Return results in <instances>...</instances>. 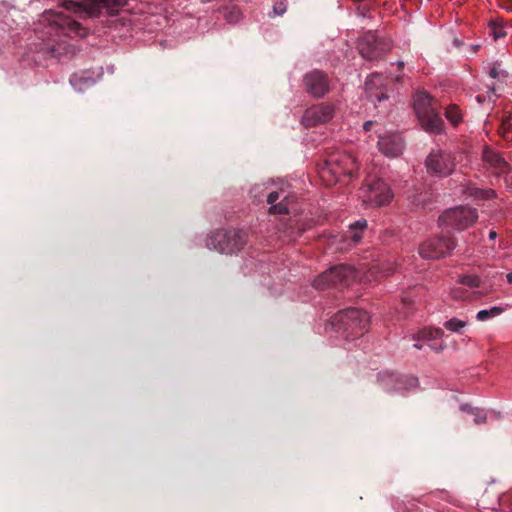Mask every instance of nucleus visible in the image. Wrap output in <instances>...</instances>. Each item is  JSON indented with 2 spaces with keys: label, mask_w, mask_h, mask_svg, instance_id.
Returning a JSON list of instances; mask_svg holds the SVG:
<instances>
[{
  "label": "nucleus",
  "mask_w": 512,
  "mask_h": 512,
  "mask_svg": "<svg viewBox=\"0 0 512 512\" xmlns=\"http://www.w3.org/2000/svg\"><path fill=\"white\" fill-rule=\"evenodd\" d=\"M40 25L47 31L36 30L38 38L42 40L40 50L45 56L56 58L61 55L62 44L56 43L53 35H68L84 37L87 30L75 19L62 12L46 11L40 19Z\"/></svg>",
  "instance_id": "1"
},
{
  "label": "nucleus",
  "mask_w": 512,
  "mask_h": 512,
  "mask_svg": "<svg viewBox=\"0 0 512 512\" xmlns=\"http://www.w3.org/2000/svg\"><path fill=\"white\" fill-rule=\"evenodd\" d=\"M357 169L356 160L352 155L338 151L330 154L320 164L319 173L321 178L329 184L333 181L345 183V179H351Z\"/></svg>",
  "instance_id": "2"
},
{
  "label": "nucleus",
  "mask_w": 512,
  "mask_h": 512,
  "mask_svg": "<svg viewBox=\"0 0 512 512\" xmlns=\"http://www.w3.org/2000/svg\"><path fill=\"white\" fill-rule=\"evenodd\" d=\"M331 325L346 338L363 336L369 327V316L366 311L350 308L337 312L331 319Z\"/></svg>",
  "instance_id": "3"
},
{
  "label": "nucleus",
  "mask_w": 512,
  "mask_h": 512,
  "mask_svg": "<svg viewBox=\"0 0 512 512\" xmlns=\"http://www.w3.org/2000/svg\"><path fill=\"white\" fill-rule=\"evenodd\" d=\"M414 109L425 131L436 134L443 131L444 121L440 116L438 103L427 92L416 93Z\"/></svg>",
  "instance_id": "4"
},
{
  "label": "nucleus",
  "mask_w": 512,
  "mask_h": 512,
  "mask_svg": "<svg viewBox=\"0 0 512 512\" xmlns=\"http://www.w3.org/2000/svg\"><path fill=\"white\" fill-rule=\"evenodd\" d=\"M127 0H84L82 3L66 1L64 8L79 18L98 17L105 10L110 16L118 14L125 7Z\"/></svg>",
  "instance_id": "5"
},
{
  "label": "nucleus",
  "mask_w": 512,
  "mask_h": 512,
  "mask_svg": "<svg viewBox=\"0 0 512 512\" xmlns=\"http://www.w3.org/2000/svg\"><path fill=\"white\" fill-rule=\"evenodd\" d=\"M247 243V233L242 230H217L206 240V246L220 253L232 254Z\"/></svg>",
  "instance_id": "6"
},
{
  "label": "nucleus",
  "mask_w": 512,
  "mask_h": 512,
  "mask_svg": "<svg viewBox=\"0 0 512 512\" xmlns=\"http://www.w3.org/2000/svg\"><path fill=\"white\" fill-rule=\"evenodd\" d=\"M478 219L476 209L471 207L459 206L446 210L439 217V226L443 230L454 229L462 231L472 226Z\"/></svg>",
  "instance_id": "7"
},
{
  "label": "nucleus",
  "mask_w": 512,
  "mask_h": 512,
  "mask_svg": "<svg viewBox=\"0 0 512 512\" xmlns=\"http://www.w3.org/2000/svg\"><path fill=\"white\" fill-rule=\"evenodd\" d=\"M456 247V239L446 233L423 241L418 248V253L423 259L437 260L448 256Z\"/></svg>",
  "instance_id": "8"
},
{
  "label": "nucleus",
  "mask_w": 512,
  "mask_h": 512,
  "mask_svg": "<svg viewBox=\"0 0 512 512\" xmlns=\"http://www.w3.org/2000/svg\"><path fill=\"white\" fill-rule=\"evenodd\" d=\"M357 277V271L348 264H339L320 274L313 282L316 289H326L330 286L349 285Z\"/></svg>",
  "instance_id": "9"
},
{
  "label": "nucleus",
  "mask_w": 512,
  "mask_h": 512,
  "mask_svg": "<svg viewBox=\"0 0 512 512\" xmlns=\"http://www.w3.org/2000/svg\"><path fill=\"white\" fill-rule=\"evenodd\" d=\"M390 40L380 37L374 31H367L358 42V49L363 58L378 60L391 50Z\"/></svg>",
  "instance_id": "10"
},
{
  "label": "nucleus",
  "mask_w": 512,
  "mask_h": 512,
  "mask_svg": "<svg viewBox=\"0 0 512 512\" xmlns=\"http://www.w3.org/2000/svg\"><path fill=\"white\" fill-rule=\"evenodd\" d=\"M363 202L371 206H382L390 202L392 194L388 185L381 179L366 180L361 188Z\"/></svg>",
  "instance_id": "11"
},
{
  "label": "nucleus",
  "mask_w": 512,
  "mask_h": 512,
  "mask_svg": "<svg viewBox=\"0 0 512 512\" xmlns=\"http://www.w3.org/2000/svg\"><path fill=\"white\" fill-rule=\"evenodd\" d=\"M455 166L451 153L443 150L432 151L426 158V167L430 174L445 177L451 174Z\"/></svg>",
  "instance_id": "12"
},
{
  "label": "nucleus",
  "mask_w": 512,
  "mask_h": 512,
  "mask_svg": "<svg viewBox=\"0 0 512 512\" xmlns=\"http://www.w3.org/2000/svg\"><path fill=\"white\" fill-rule=\"evenodd\" d=\"M334 116V107L327 103L314 105L304 112L302 123L305 127H313L330 121Z\"/></svg>",
  "instance_id": "13"
},
{
  "label": "nucleus",
  "mask_w": 512,
  "mask_h": 512,
  "mask_svg": "<svg viewBox=\"0 0 512 512\" xmlns=\"http://www.w3.org/2000/svg\"><path fill=\"white\" fill-rule=\"evenodd\" d=\"M386 80V77L378 73H373L366 79L365 91L367 97L373 103H381L388 99Z\"/></svg>",
  "instance_id": "14"
},
{
  "label": "nucleus",
  "mask_w": 512,
  "mask_h": 512,
  "mask_svg": "<svg viewBox=\"0 0 512 512\" xmlns=\"http://www.w3.org/2000/svg\"><path fill=\"white\" fill-rule=\"evenodd\" d=\"M304 85L309 94L318 98L323 97L329 89L326 75L319 70L307 73L304 77Z\"/></svg>",
  "instance_id": "15"
},
{
  "label": "nucleus",
  "mask_w": 512,
  "mask_h": 512,
  "mask_svg": "<svg viewBox=\"0 0 512 512\" xmlns=\"http://www.w3.org/2000/svg\"><path fill=\"white\" fill-rule=\"evenodd\" d=\"M378 147L384 155L395 158L402 154L404 141L399 134H389L379 138Z\"/></svg>",
  "instance_id": "16"
},
{
  "label": "nucleus",
  "mask_w": 512,
  "mask_h": 512,
  "mask_svg": "<svg viewBox=\"0 0 512 512\" xmlns=\"http://www.w3.org/2000/svg\"><path fill=\"white\" fill-rule=\"evenodd\" d=\"M482 159L483 162L497 176H501L503 173H505L509 166L508 163L500 154H498L489 147H485L483 149Z\"/></svg>",
  "instance_id": "17"
},
{
  "label": "nucleus",
  "mask_w": 512,
  "mask_h": 512,
  "mask_svg": "<svg viewBox=\"0 0 512 512\" xmlns=\"http://www.w3.org/2000/svg\"><path fill=\"white\" fill-rule=\"evenodd\" d=\"M485 294L478 290H470L465 286L453 287L450 296L456 301H474L482 298Z\"/></svg>",
  "instance_id": "18"
},
{
  "label": "nucleus",
  "mask_w": 512,
  "mask_h": 512,
  "mask_svg": "<svg viewBox=\"0 0 512 512\" xmlns=\"http://www.w3.org/2000/svg\"><path fill=\"white\" fill-rule=\"evenodd\" d=\"M280 198V193L278 191L269 192L266 195V201L268 204H271L269 212L272 214H288V198L285 196L279 203L275 204V202Z\"/></svg>",
  "instance_id": "19"
},
{
  "label": "nucleus",
  "mask_w": 512,
  "mask_h": 512,
  "mask_svg": "<svg viewBox=\"0 0 512 512\" xmlns=\"http://www.w3.org/2000/svg\"><path fill=\"white\" fill-rule=\"evenodd\" d=\"M444 335V331L441 328H423L412 336L415 341L420 340H433L441 338Z\"/></svg>",
  "instance_id": "20"
},
{
  "label": "nucleus",
  "mask_w": 512,
  "mask_h": 512,
  "mask_svg": "<svg viewBox=\"0 0 512 512\" xmlns=\"http://www.w3.org/2000/svg\"><path fill=\"white\" fill-rule=\"evenodd\" d=\"M367 227V221L365 219L358 220L350 225L349 237L354 244H357L362 239V232Z\"/></svg>",
  "instance_id": "21"
},
{
  "label": "nucleus",
  "mask_w": 512,
  "mask_h": 512,
  "mask_svg": "<svg viewBox=\"0 0 512 512\" xmlns=\"http://www.w3.org/2000/svg\"><path fill=\"white\" fill-rule=\"evenodd\" d=\"M458 283L469 288L470 290H474L475 288H479L481 286V279L479 276L474 274H462L458 277Z\"/></svg>",
  "instance_id": "22"
},
{
  "label": "nucleus",
  "mask_w": 512,
  "mask_h": 512,
  "mask_svg": "<svg viewBox=\"0 0 512 512\" xmlns=\"http://www.w3.org/2000/svg\"><path fill=\"white\" fill-rule=\"evenodd\" d=\"M489 29L490 35H492L495 40L504 37L507 34L505 24L502 19H492L489 22Z\"/></svg>",
  "instance_id": "23"
},
{
  "label": "nucleus",
  "mask_w": 512,
  "mask_h": 512,
  "mask_svg": "<svg viewBox=\"0 0 512 512\" xmlns=\"http://www.w3.org/2000/svg\"><path fill=\"white\" fill-rule=\"evenodd\" d=\"M499 133L503 139L512 141V119L510 116L502 118Z\"/></svg>",
  "instance_id": "24"
},
{
  "label": "nucleus",
  "mask_w": 512,
  "mask_h": 512,
  "mask_svg": "<svg viewBox=\"0 0 512 512\" xmlns=\"http://www.w3.org/2000/svg\"><path fill=\"white\" fill-rule=\"evenodd\" d=\"M466 191L470 196H473V197L479 198V199H489V198L494 197V195H495L494 190L481 189V188H478L475 186H468Z\"/></svg>",
  "instance_id": "25"
},
{
  "label": "nucleus",
  "mask_w": 512,
  "mask_h": 512,
  "mask_svg": "<svg viewBox=\"0 0 512 512\" xmlns=\"http://www.w3.org/2000/svg\"><path fill=\"white\" fill-rule=\"evenodd\" d=\"M445 116L455 126L462 121L461 111L456 105H449L445 110Z\"/></svg>",
  "instance_id": "26"
},
{
  "label": "nucleus",
  "mask_w": 512,
  "mask_h": 512,
  "mask_svg": "<svg viewBox=\"0 0 512 512\" xmlns=\"http://www.w3.org/2000/svg\"><path fill=\"white\" fill-rule=\"evenodd\" d=\"M503 311L504 309L502 307L494 306L490 309L480 310L477 313L476 318L478 321H486L492 317L499 316Z\"/></svg>",
  "instance_id": "27"
},
{
  "label": "nucleus",
  "mask_w": 512,
  "mask_h": 512,
  "mask_svg": "<svg viewBox=\"0 0 512 512\" xmlns=\"http://www.w3.org/2000/svg\"><path fill=\"white\" fill-rule=\"evenodd\" d=\"M221 12L223 13L224 18L230 23H236L241 16L239 8L235 5L224 7Z\"/></svg>",
  "instance_id": "28"
},
{
  "label": "nucleus",
  "mask_w": 512,
  "mask_h": 512,
  "mask_svg": "<svg viewBox=\"0 0 512 512\" xmlns=\"http://www.w3.org/2000/svg\"><path fill=\"white\" fill-rule=\"evenodd\" d=\"M466 325V321L458 318H451L444 323V327L452 332H460L464 327H466Z\"/></svg>",
  "instance_id": "29"
},
{
  "label": "nucleus",
  "mask_w": 512,
  "mask_h": 512,
  "mask_svg": "<svg viewBox=\"0 0 512 512\" xmlns=\"http://www.w3.org/2000/svg\"><path fill=\"white\" fill-rule=\"evenodd\" d=\"M489 75L492 78H501V77H507V72L501 69V65L499 63H495L490 71Z\"/></svg>",
  "instance_id": "30"
},
{
  "label": "nucleus",
  "mask_w": 512,
  "mask_h": 512,
  "mask_svg": "<svg viewBox=\"0 0 512 512\" xmlns=\"http://www.w3.org/2000/svg\"><path fill=\"white\" fill-rule=\"evenodd\" d=\"M82 80L84 81V84H89L90 83V79H83L80 75H78L77 73L71 75L70 77V83L71 85L75 88V89H78V90H81L82 87L79 85L80 82H82Z\"/></svg>",
  "instance_id": "31"
},
{
  "label": "nucleus",
  "mask_w": 512,
  "mask_h": 512,
  "mask_svg": "<svg viewBox=\"0 0 512 512\" xmlns=\"http://www.w3.org/2000/svg\"><path fill=\"white\" fill-rule=\"evenodd\" d=\"M273 12L275 15H283L286 12V4L283 1L275 3L273 6Z\"/></svg>",
  "instance_id": "32"
},
{
  "label": "nucleus",
  "mask_w": 512,
  "mask_h": 512,
  "mask_svg": "<svg viewBox=\"0 0 512 512\" xmlns=\"http://www.w3.org/2000/svg\"><path fill=\"white\" fill-rule=\"evenodd\" d=\"M475 417H474V423L479 425V424H483L486 422V414L483 413L482 411H480L479 409H477V411L473 414Z\"/></svg>",
  "instance_id": "33"
},
{
  "label": "nucleus",
  "mask_w": 512,
  "mask_h": 512,
  "mask_svg": "<svg viewBox=\"0 0 512 512\" xmlns=\"http://www.w3.org/2000/svg\"><path fill=\"white\" fill-rule=\"evenodd\" d=\"M475 99L479 105H482L484 103H490L492 101V96L490 94H481L477 95Z\"/></svg>",
  "instance_id": "34"
},
{
  "label": "nucleus",
  "mask_w": 512,
  "mask_h": 512,
  "mask_svg": "<svg viewBox=\"0 0 512 512\" xmlns=\"http://www.w3.org/2000/svg\"><path fill=\"white\" fill-rule=\"evenodd\" d=\"M505 184L512 189V169L508 167L507 171L503 173Z\"/></svg>",
  "instance_id": "35"
},
{
  "label": "nucleus",
  "mask_w": 512,
  "mask_h": 512,
  "mask_svg": "<svg viewBox=\"0 0 512 512\" xmlns=\"http://www.w3.org/2000/svg\"><path fill=\"white\" fill-rule=\"evenodd\" d=\"M500 1V6L509 11V12H512V0H499Z\"/></svg>",
  "instance_id": "36"
},
{
  "label": "nucleus",
  "mask_w": 512,
  "mask_h": 512,
  "mask_svg": "<svg viewBox=\"0 0 512 512\" xmlns=\"http://www.w3.org/2000/svg\"><path fill=\"white\" fill-rule=\"evenodd\" d=\"M460 409H461V411H463V412H467V413H470V414H472V415H473V414L477 411V409H478V408H473V407H471V406H470V405H468V404H464V405H462V406L460 407Z\"/></svg>",
  "instance_id": "37"
},
{
  "label": "nucleus",
  "mask_w": 512,
  "mask_h": 512,
  "mask_svg": "<svg viewBox=\"0 0 512 512\" xmlns=\"http://www.w3.org/2000/svg\"><path fill=\"white\" fill-rule=\"evenodd\" d=\"M430 348L436 352H440L445 348V346L443 344H440L439 346L430 345Z\"/></svg>",
  "instance_id": "38"
},
{
  "label": "nucleus",
  "mask_w": 512,
  "mask_h": 512,
  "mask_svg": "<svg viewBox=\"0 0 512 512\" xmlns=\"http://www.w3.org/2000/svg\"><path fill=\"white\" fill-rule=\"evenodd\" d=\"M374 122L373 121H367L364 123L363 125V128L365 131H368L371 129V127L373 126Z\"/></svg>",
  "instance_id": "39"
},
{
  "label": "nucleus",
  "mask_w": 512,
  "mask_h": 512,
  "mask_svg": "<svg viewBox=\"0 0 512 512\" xmlns=\"http://www.w3.org/2000/svg\"><path fill=\"white\" fill-rule=\"evenodd\" d=\"M402 79H403V76L398 75V76H395V77L392 79V81H394V82H396V83H400V82L402 81Z\"/></svg>",
  "instance_id": "40"
},
{
  "label": "nucleus",
  "mask_w": 512,
  "mask_h": 512,
  "mask_svg": "<svg viewBox=\"0 0 512 512\" xmlns=\"http://www.w3.org/2000/svg\"><path fill=\"white\" fill-rule=\"evenodd\" d=\"M497 237V233L495 231H490L489 233V238L491 240L495 239Z\"/></svg>",
  "instance_id": "41"
},
{
  "label": "nucleus",
  "mask_w": 512,
  "mask_h": 512,
  "mask_svg": "<svg viewBox=\"0 0 512 512\" xmlns=\"http://www.w3.org/2000/svg\"><path fill=\"white\" fill-rule=\"evenodd\" d=\"M381 272L383 273L384 276H387V275L392 273V269H390V268L389 269H385V270H383Z\"/></svg>",
  "instance_id": "42"
},
{
  "label": "nucleus",
  "mask_w": 512,
  "mask_h": 512,
  "mask_svg": "<svg viewBox=\"0 0 512 512\" xmlns=\"http://www.w3.org/2000/svg\"><path fill=\"white\" fill-rule=\"evenodd\" d=\"M397 66H398V69H399V70H402V69L404 68L405 64H404V62L399 61V62L397 63Z\"/></svg>",
  "instance_id": "43"
},
{
  "label": "nucleus",
  "mask_w": 512,
  "mask_h": 512,
  "mask_svg": "<svg viewBox=\"0 0 512 512\" xmlns=\"http://www.w3.org/2000/svg\"><path fill=\"white\" fill-rule=\"evenodd\" d=\"M506 278H507V281L512 284V272L508 273Z\"/></svg>",
  "instance_id": "44"
},
{
  "label": "nucleus",
  "mask_w": 512,
  "mask_h": 512,
  "mask_svg": "<svg viewBox=\"0 0 512 512\" xmlns=\"http://www.w3.org/2000/svg\"><path fill=\"white\" fill-rule=\"evenodd\" d=\"M414 347H415V348H417V349H421V348H422V345H421V344H419V343H416V344H414Z\"/></svg>",
  "instance_id": "45"
},
{
  "label": "nucleus",
  "mask_w": 512,
  "mask_h": 512,
  "mask_svg": "<svg viewBox=\"0 0 512 512\" xmlns=\"http://www.w3.org/2000/svg\"><path fill=\"white\" fill-rule=\"evenodd\" d=\"M373 270H376L378 272V266H373Z\"/></svg>",
  "instance_id": "46"
}]
</instances>
